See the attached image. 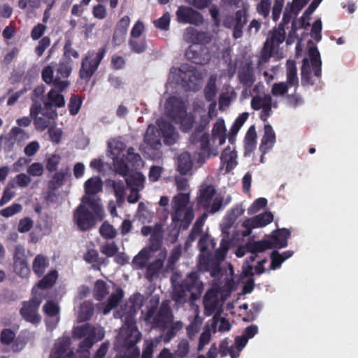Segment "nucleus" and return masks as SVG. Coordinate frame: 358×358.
I'll return each instance as SVG.
<instances>
[{
	"instance_id": "20",
	"label": "nucleus",
	"mask_w": 358,
	"mask_h": 358,
	"mask_svg": "<svg viewBox=\"0 0 358 358\" xmlns=\"http://www.w3.org/2000/svg\"><path fill=\"white\" fill-rule=\"evenodd\" d=\"M32 299L23 304L21 308V315L27 320L31 323H38L41 318L37 313L38 308L43 299L41 293H32Z\"/></svg>"
},
{
	"instance_id": "26",
	"label": "nucleus",
	"mask_w": 358,
	"mask_h": 358,
	"mask_svg": "<svg viewBox=\"0 0 358 358\" xmlns=\"http://www.w3.org/2000/svg\"><path fill=\"white\" fill-rule=\"evenodd\" d=\"M177 20L180 23L199 25L203 23L202 15L190 7L181 6L176 11Z\"/></svg>"
},
{
	"instance_id": "37",
	"label": "nucleus",
	"mask_w": 358,
	"mask_h": 358,
	"mask_svg": "<svg viewBox=\"0 0 358 358\" xmlns=\"http://www.w3.org/2000/svg\"><path fill=\"white\" fill-rule=\"evenodd\" d=\"M61 92L58 88H52L48 94V97L43 101V103L46 108L50 106H55L56 107H63L65 104V100L60 94Z\"/></svg>"
},
{
	"instance_id": "59",
	"label": "nucleus",
	"mask_w": 358,
	"mask_h": 358,
	"mask_svg": "<svg viewBox=\"0 0 358 358\" xmlns=\"http://www.w3.org/2000/svg\"><path fill=\"white\" fill-rule=\"evenodd\" d=\"M248 116L249 114L248 113H243L236 118L231 128V136L229 137V141H232V136L236 135L241 127L248 118Z\"/></svg>"
},
{
	"instance_id": "6",
	"label": "nucleus",
	"mask_w": 358,
	"mask_h": 358,
	"mask_svg": "<svg viewBox=\"0 0 358 358\" xmlns=\"http://www.w3.org/2000/svg\"><path fill=\"white\" fill-rule=\"evenodd\" d=\"M226 127L222 119H218L212 129V147H210L208 135L203 131L193 134L191 141L193 143H199L202 155L216 156L218 154L217 148L226 141Z\"/></svg>"
},
{
	"instance_id": "46",
	"label": "nucleus",
	"mask_w": 358,
	"mask_h": 358,
	"mask_svg": "<svg viewBox=\"0 0 358 358\" xmlns=\"http://www.w3.org/2000/svg\"><path fill=\"white\" fill-rule=\"evenodd\" d=\"M236 348V344L229 345V341L225 338L220 344V352L222 356L229 355L231 358H238L240 352Z\"/></svg>"
},
{
	"instance_id": "36",
	"label": "nucleus",
	"mask_w": 358,
	"mask_h": 358,
	"mask_svg": "<svg viewBox=\"0 0 358 358\" xmlns=\"http://www.w3.org/2000/svg\"><path fill=\"white\" fill-rule=\"evenodd\" d=\"M257 333L258 327L257 325L252 324L246 327L243 335L235 338L236 349H238V351H242L247 345L248 340L252 338Z\"/></svg>"
},
{
	"instance_id": "14",
	"label": "nucleus",
	"mask_w": 358,
	"mask_h": 358,
	"mask_svg": "<svg viewBox=\"0 0 358 358\" xmlns=\"http://www.w3.org/2000/svg\"><path fill=\"white\" fill-rule=\"evenodd\" d=\"M110 289H112V292L108 301L100 303L98 306V308L102 310L103 315H107L119 303L124 296V292L111 282L106 283L101 280H97L94 285V296L99 301L102 300L109 294Z\"/></svg>"
},
{
	"instance_id": "40",
	"label": "nucleus",
	"mask_w": 358,
	"mask_h": 358,
	"mask_svg": "<svg viewBox=\"0 0 358 358\" xmlns=\"http://www.w3.org/2000/svg\"><path fill=\"white\" fill-rule=\"evenodd\" d=\"M308 0H293L291 4H288L283 14V23H288L292 15H297L299 11L304 7Z\"/></svg>"
},
{
	"instance_id": "22",
	"label": "nucleus",
	"mask_w": 358,
	"mask_h": 358,
	"mask_svg": "<svg viewBox=\"0 0 358 358\" xmlns=\"http://www.w3.org/2000/svg\"><path fill=\"white\" fill-rule=\"evenodd\" d=\"M145 179V176L139 172H132L125 176V181L131 190L128 202L134 203L139 200L138 192L144 187Z\"/></svg>"
},
{
	"instance_id": "2",
	"label": "nucleus",
	"mask_w": 358,
	"mask_h": 358,
	"mask_svg": "<svg viewBox=\"0 0 358 358\" xmlns=\"http://www.w3.org/2000/svg\"><path fill=\"white\" fill-rule=\"evenodd\" d=\"M144 301V296L136 293L129 298L120 311L114 314L115 317L124 320L116 337L115 348L118 350L116 358H139L140 352L136 345L141 341V334L136 326L134 316Z\"/></svg>"
},
{
	"instance_id": "52",
	"label": "nucleus",
	"mask_w": 358,
	"mask_h": 358,
	"mask_svg": "<svg viewBox=\"0 0 358 358\" xmlns=\"http://www.w3.org/2000/svg\"><path fill=\"white\" fill-rule=\"evenodd\" d=\"M31 179L29 176L25 173H19L8 182V185L11 187L17 186L21 188L27 187L31 182Z\"/></svg>"
},
{
	"instance_id": "1",
	"label": "nucleus",
	"mask_w": 358,
	"mask_h": 358,
	"mask_svg": "<svg viewBox=\"0 0 358 358\" xmlns=\"http://www.w3.org/2000/svg\"><path fill=\"white\" fill-rule=\"evenodd\" d=\"M163 116L157 121L158 128L150 125L144 136V143L148 148L157 150L161 146V136L167 145L176 143L179 135L176 128L165 118H169L180 124L183 131H188L192 127L194 118L186 111V104L181 99L173 96L168 98L162 107Z\"/></svg>"
},
{
	"instance_id": "23",
	"label": "nucleus",
	"mask_w": 358,
	"mask_h": 358,
	"mask_svg": "<svg viewBox=\"0 0 358 358\" xmlns=\"http://www.w3.org/2000/svg\"><path fill=\"white\" fill-rule=\"evenodd\" d=\"M222 301L217 288L213 287L208 290L203 299L205 314L210 316L218 312L222 307Z\"/></svg>"
},
{
	"instance_id": "47",
	"label": "nucleus",
	"mask_w": 358,
	"mask_h": 358,
	"mask_svg": "<svg viewBox=\"0 0 358 358\" xmlns=\"http://www.w3.org/2000/svg\"><path fill=\"white\" fill-rule=\"evenodd\" d=\"M49 262L46 257L38 255L33 262V271L38 276L43 274L45 268L48 266Z\"/></svg>"
},
{
	"instance_id": "64",
	"label": "nucleus",
	"mask_w": 358,
	"mask_h": 358,
	"mask_svg": "<svg viewBox=\"0 0 358 358\" xmlns=\"http://www.w3.org/2000/svg\"><path fill=\"white\" fill-rule=\"evenodd\" d=\"M289 87L284 82L275 83L271 88V94L274 96H282L287 92Z\"/></svg>"
},
{
	"instance_id": "45",
	"label": "nucleus",
	"mask_w": 358,
	"mask_h": 358,
	"mask_svg": "<svg viewBox=\"0 0 358 358\" xmlns=\"http://www.w3.org/2000/svg\"><path fill=\"white\" fill-rule=\"evenodd\" d=\"M162 338V337H157L154 339H145L143 345L141 358H152L154 349L160 343Z\"/></svg>"
},
{
	"instance_id": "31",
	"label": "nucleus",
	"mask_w": 358,
	"mask_h": 358,
	"mask_svg": "<svg viewBox=\"0 0 358 358\" xmlns=\"http://www.w3.org/2000/svg\"><path fill=\"white\" fill-rule=\"evenodd\" d=\"M43 310L49 317L46 320V324L49 329H53L59 321V307L57 303L49 301L43 306Z\"/></svg>"
},
{
	"instance_id": "34",
	"label": "nucleus",
	"mask_w": 358,
	"mask_h": 358,
	"mask_svg": "<svg viewBox=\"0 0 358 358\" xmlns=\"http://www.w3.org/2000/svg\"><path fill=\"white\" fill-rule=\"evenodd\" d=\"M275 142V134L269 124H266L264 129V135L262 138L261 145L259 147L260 150L263 154L271 150Z\"/></svg>"
},
{
	"instance_id": "63",
	"label": "nucleus",
	"mask_w": 358,
	"mask_h": 358,
	"mask_svg": "<svg viewBox=\"0 0 358 358\" xmlns=\"http://www.w3.org/2000/svg\"><path fill=\"white\" fill-rule=\"evenodd\" d=\"M211 337V329L208 326L205 327L204 331L201 333L199 337L198 345V350L201 351L204 347L209 343Z\"/></svg>"
},
{
	"instance_id": "24",
	"label": "nucleus",
	"mask_w": 358,
	"mask_h": 358,
	"mask_svg": "<svg viewBox=\"0 0 358 358\" xmlns=\"http://www.w3.org/2000/svg\"><path fill=\"white\" fill-rule=\"evenodd\" d=\"M251 106L255 110H262L261 119L266 121L271 114L272 108L277 107V102L273 101L270 94L254 96L251 101Z\"/></svg>"
},
{
	"instance_id": "51",
	"label": "nucleus",
	"mask_w": 358,
	"mask_h": 358,
	"mask_svg": "<svg viewBox=\"0 0 358 358\" xmlns=\"http://www.w3.org/2000/svg\"><path fill=\"white\" fill-rule=\"evenodd\" d=\"M206 218L207 215L204 213L196 220L192 229L191 234L189 236L187 243L193 242L196 236L201 232L202 227Z\"/></svg>"
},
{
	"instance_id": "58",
	"label": "nucleus",
	"mask_w": 358,
	"mask_h": 358,
	"mask_svg": "<svg viewBox=\"0 0 358 358\" xmlns=\"http://www.w3.org/2000/svg\"><path fill=\"white\" fill-rule=\"evenodd\" d=\"M202 323V319L199 317V308H195V317L194 321L188 326L187 332L189 336H194L199 329Z\"/></svg>"
},
{
	"instance_id": "42",
	"label": "nucleus",
	"mask_w": 358,
	"mask_h": 358,
	"mask_svg": "<svg viewBox=\"0 0 358 358\" xmlns=\"http://www.w3.org/2000/svg\"><path fill=\"white\" fill-rule=\"evenodd\" d=\"M286 76L287 81L285 83H287L289 87H293L294 90H296L299 85V78L295 62L291 60L287 61Z\"/></svg>"
},
{
	"instance_id": "56",
	"label": "nucleus",
	"mask_w": 358,
	"mask_h": 358,
	"mask_svg": "<svg viewBox=\"0 0 358 358\" xmlns=\"http://www.w3.org/2000/svg\"><path fill=\"white\" fill-rule=\"evenodd\" d=\"M273 54H278V50L271 48L270 45H267L265 43L259 59V66H262L266 63Z\"/></svg>"
},
{
	"instance_id": "11",
	"label": "nucleus",
	"mask_w": 358,
	"mask_h": 358,
	"mask_svg": "<svg viewBox=\"0 0 358 358\" xmlns=\"http://www.w3.org/2000/svg\"><path fill=\"white\" fill-rule=\"evenodd\" d=\"M71 70L72 64L69 61L62 62L59 66L55 62H51L43 68L41 76L45 83L52 84L55 88L63 91L69 85L66 78L71 74Z\"/></svg>"
},
{
	"instance_id": "15",
	"label": "nucleus",
	"mask_w": 358,
	"mask_h": 358,
	"mask_svg": "<svg viewBox=\"0 0 358 358\" xmlns=\"http://www.w3.org/2000/svg\"><path fill=\"white\" fill-rule=\"evenodd\" d=\"M208 238L207 236H201L199 239L198 246L200 250L203 252L199 257V266L201 269L210 271V275L213 277H216L219 275L220 268L219 264L224 260L227 251L230 246L229 238H223L222 239L220 248L215 252V262H208L207 259L204 257V251L207 248Z\"/></svg>"
},
{
	"instance_id": "13",
	"label": "nucleus",
	"mask_w": 358,
	"mask_h": 358,
	"mask_svg": "<svg viewBox=\"0 0 358 358\" xmlns=\"http://www.w3.org/2000/svg\"><path fill=\"white\" fill-rule=\"evenodd\" d=\"M105 331L100 326L88 323L75 327L72 331L73 338L83 339L78 348L79 353H88L94 343L103 338Z\"/></svg>"
},
{
	"instance_id": "39",
	"label": "nucleus",
	"mask_w": 358,
	"mask_h": 358,
	"mask_svg": "<svg viewBox=\"0 0 358 358\" xmlns=\"http://www.w3.org/2000/svg\"><path fill=\"white\" fill-rule=\"evenodd\" d=\"M271 248H272V244L268 237H266L262 241H256L249 246L250 255L248 259H249L250 262H254L257 257V253L263 252Z\"/></svg>"
},
{
	"instance_id": "3",
	"label": "nucleus",
	"mask_w": 358,
	"mask_h": 358,
	"mask_svg": "<svg viewBox=\"0 0 358 358\" xmlns=\"http://www.w3.org/2000/svg\"><path fill=\"white\" fill-rule=\"evenodd\" d=\"M181 277V273L175 272L171 278V298L178 306H182L187 302L193 304L201 296L204 284L195 271L188 273L182 281Z\"/></svg>"
},
{
	"instance_id": "4",
	"label": "nucleus",
	"mask_w": 358,
	"mask_h": 358,
	"mask_svg": "<svg viewBox=\"0 0 358 358\" xmlns=\"http://www.w3.org/2000/svg\"><path fill=\"white\" fill-rule=\"evenodd\" d=\"M151 247L142 249L133 259V265L136 268H146L145 277L149 280L159 277L162 273L164 262L166 259V251L160 250L157 252Z\"/></svg>"
},
{
	"instance_id": "48",
	"label": "nucleus",
	"mask_w": 358,
	"mask_h": 358,
	"mask_svg": "<svg viewBox=\"0 0 358 358\" xmlns=\"http://www.w3.org/2000/svg\"><path fill=\"white\" fill-rule=\"evenodd\" d=\"M248 259H246L245 264L243 266V273L245 275L261 274L265 272L264 265L267 262L266 259H263L259 261L258 264L255 267V268L249 264Z\"/></svg>"
},
{
	"instance_id": "30",
	"label": "nucleus",
	"mask_w": 358,
	"mask_h": 358,
	"mask_svg": "<svg viewBox=\"0 0 358 358\" xmlns=\"http://www.w3.org/2000/svg\"><path fill=\"white\" fill-rule=\"evenodd\" d=\"M236 157L237 154L234 148L231 147L226 148L220 157V170L224 171V173H229L237 165Z\"/></svg>"
},
{
	"instance_id": "38",
	"label": "nucleus",
	"mask_w": 358,
	"mask_h": 358,
	"mask_svg": "<svg viewBox=\"0 0 358 358\" xmlns=\"http://www.w3.org/2000/svg\"><path fill=\"white\" fill-rule=\"evenodd\" d=\"M238 78L242 84L247 87L252 85L255 80L254 69L251 64L246 62L239 70Z\"/></svg>"
},
{
	"instance_id": "53",
	"label": "nucleus",
	"mask_w": 358,
	"mask_h": 358,
	"mask_svg": "<svg viewBox=\"0 0 358 358\" xmlns=\"http://www.w3.org/2000/svg\"><path fill=\"white\" fill-rule=\"evenodd\" d=\"M129 45L132 52L140 54L146 48V41L144 38H130Z\"/></svg>"
},
{
	"instance_id": "41",
	"label": "nucleus",
	"mask_w": 358,
	"mask_h": 358,
	"mask_svg": "<svg viewBox=\"0 0 358 358\" xmlns=\"http://www.w3.org/2000/svg\"><path fill=\"white\" fill-rule=\"evenodd\" d=\"M192 164V157L187 152L181 153L177 158V170L182 175L188 174Z\"/></svg>"
},
{
	"instance_id": "9",
	"label": "nucleus",
	"mask_w": 358,
	"mask_h": 358,
	"mask_svg": "<svg viewBox=\"0 0 358 358\" xmlns=\"http://www.w3.org/2000/svg\"><path fill=\"white\" fill-rule=\"evenodd\" d=\"M105 217L102 204L81 203L74 210L73 215V222L81 231H87L92 229L98 221H101Z\"/></svg>"
},
{
	"instance_id": "35",
	"label": "nucleus",
	"mask_w": 358,
	"mask_h": 358,
	"mask_svg": "<svg viewBox=\"0 0 358 358\" xmlns=\"http://www.w3.org/2000/svg\"><path fill=\"white\" fill-rule=\"evenodd\" d=\"M290 236V232L286 229H282L273 231L272 235L267 236L270 240L272 247L283 248L287 245V239Z\"/></svg>"
},
{
	"instance_id": "29",
	"label": "nucleus",
	"mask_w": 358,
	"mask_h": 358,
	"mask_svg": "<svg viewBox=\"0 0 358 358\" xmlns=\"http://www.w3.org/2000/svg\"><path fill=\"white\" fill-rule=\"evenodd\" d=\"M14 269L15 273L22 278H26L30 273L24 257V249L21 245H17L14 251Z\"/></svg>"
},
{
	"instance_id": "5",
	"label": "nucleus",
	"mask_w": 358,
	"mask_h": 358,
	"mask_svg": "<svg viewBox=\"0 0 358 358\" xmlns=\"http://www.w3.org/2000/svg\"><path fill=\"white\" fill-rule=\"evenodd\" d=\"M172 314L169 303L164 301L162 303L158 311L155 308H150L145 315V321L152 326L166 328L169 325L171 329L168 331L163 338L164 343H168L175 336L176 332L182 329V323L180 321L172 322Z\"/></svg>"
},
{
	"instance_id": "55",
	"label": "nucleus",
	"mask_w": 358,
	"mask_h": 358,
	"mask_svg": "<svg viewBox=\"0 0 358 358\" xmlns=\"http://www.w3.org/2000/svg\"><path fill=\"white\" fill-rule=\"evenodd\" d=\"M210 101L211 103L208 108V115L205 114V110L203 109H201L200 111H197V113H199V115H201L200 127H206L208 124L212 116L214 115V112L216 107V101L215 100Z\"/></svg>"
},
{
	"instance_id": "43",
	"label": "nucleus",
	"mask_w": 358,
	"mask_h": 358,
	"mask_svg": "<svg viewBox=\"0 0 358 358\" xmlns=\"http://www.w3.org/2000/svg\"><path fill=\"white\" fill-rule=\"evenodd\" d=\"M257 134L255 126H251L245 136V152L246 155L250 154L257 146Z\"/></svg>"
},
{
	"instance_id": "61",
	"label": "nucleus",
	"mask_w": 358,
	"mask_h": 358,
	"mask_svg": "<svg viewBox=\"0 0 358 358\" xmlns=\"http://www.w3.org/2000/svg\"><path fill=\"white\" fill-rule=\"evenodd\" d=\"M99 232L106 238H113L117 235V230L108 222L102 224L99 229Z\"/></svg>"
},
{
	"instance_id": "50",
	"label": "nucleus",
	"mask_w": 358,
	"mask_h": 358,
	"mask_svg": "<svg viewBox=\"0 0 358 358\" xmlns=\"http://www.w3.org/2000/svg\"><path fill=\"white\" fill-rule=\"evenodd\" d=\"M216 81V76H211L208 80L206 87H205V97L209 101L215 100V97L217 94V88L215 85Z\"/></svg>"
},
{
	"instance_id": "32",
	"label": "nucleus",
	"mask_w": 358,
	"mask_h": 358,
	"mask_svg": "<svg viewBox=\"0 0 358 358\" xmlns=\"http://www.w3.org/2000/svg\"><path fill=\"white\" fill-rule=\"evenodd\" d=\"M57 278V272L55 270L50 271L32 289V293H41L43 298L45 295V289L53 285Z\"/></svg>"
},
{
	"instance_id": "60",
	"label": "nucleus",
	"mask_w": 358,
	"mask_h": 358,
	"mask_svg": "<svg viewBox=\"0 0 358 358\" xmlns=\"http://www.w3.org/2000/svg\"><path fill=\"white\" fill-rule=\"evenodd\" d=\"M66 176V171H59L55 173L49 182V187L52 189H56L63 185V181Z\"/></svg>"
},
{
	"instance_id": "16",
	"label": "nucleus",
	"mask_w": 358,
	"mask_h": 358,
	"mask_svg": "<svg viewBox=\"0 0 358 358\" xmlns=\"http://www.w3.org/2000/svg\"><path fill=\"white\" fill-rule=\"evenodd\" d=\"M228 1L229 3L236 7L243 8L242 10L236 13L234 17H227L223 21V24L227 28H233V36L235 39L240 38L242 36V29L246 23V5L243 0H222Z\"/></svg>"
},
{
	"instance_id": "27",
	"label": "nucleus",
	"mask_w": 358,
	"mask_h": 358,
	"mask_svg": "<svg viewBox=\"0 0 358 358\" xmlns=\"http://www.w3.org/2000/svg\"><path fill=\"white\" fill-rule=\"evenodd\" d=\"M71 338L63 336L57 339L52 349L50 358H73V353L70 348Z\"/></svg>"
},
{
	"instance_id": "10",
	"label": "nucleus",
	"mask_w": 358,
	"mask_h": 358,
	"mask_svg": "<svg viewBox=\"0 0 358 358\" xmlns=\"http://www.w3.org/2000/svg\"><path fill=\"white\" fill-rule=\"evenodd\" d=\"M171 210L173 222L180 229H186L194 217L189 204V194L181 192L175 195L171 201Z\"/></svg>"
},
{
	"instance_id": "7",
	"label": "nucleus",
	"mask_w": 358,
	"mask_h": 358,
	"mask_svg": "<svg viewBox=\"0 0 358 358\" xmlns=\"http://www.w3.org/2000/svg\"><path fill=\"white\" fill-rule=\"evenodd\" d=\"M110 157L113 161L115 171L120 175L127 176L128 166L125 163L124 158L127 155V160L135 169L143 166V162L141 156L135 153L134 149L130 148L125 150L124 144L119 141H113L109 143Z\"/></svg>"
},
{
	"instance_id": "25",
	"label": "nucleus",
	"mask_w": 358,
	"mask_h": 358,
	"mask_svg": "<svg viewBox=\"0 0 358 358\" xmlns=\"http://www.w3.org/2000/svg\"><path fill=\"white\" fill-rule=\"evenodd\" d=\"M41 111V103H34L30 109V116L34 119L36 129L39 131L45 130L49 125V120L53 119L57 116L55 110H51L47 114L43 113L42 116H38Z\"/></svg>"
},
{
	"instance_id": "17",
	"label": "nucleus",
	"mask_w": 358,
	"mask_h": 358,
	"mask_svg": "<svg viewBox=\"0 0 358 358\" xmlns=\"http://www.w3.org/2000/svg\"><path fill=\"white\" fill-rule=\"evenodd\" d=\"M199 192V203L208 208L210 213H216L223 206L222 198L220 194L216 193L213 186L202 185Z\"/></svg>"
},
{
	"instance_id": "28",
	"label": "nucleus",
	"mask_w": 358,
	"mask_h": 358,
	"mask_svg": "<svg viewBox=\"0 0 358 358\" xmlns=\"http://www.w3.org/2000/svg\"><path fill=\"white\" fill-rule=\"evenodd\" d=\"M186 57L197 64H205L210 59L208 50L199 43H193L185 52Z\"/></svg>"
},
{
	"instance_id": "44",
	"label": "nucleus",
	"mask_w": 358,
	"mask_h": 358,
	"mask_svg": "<svg viewBox=\"0 0 358 358\" xmlns=\"http://www.w3.org/2000/svg\"><path fill=\"white\" fill-rule=\"evenodd\" d=\"M94 308L90 301L83 302L76 310L77 317L80 322L88 320L93 315Z\"/></svg>"
},
{
	"instance_id": "21",
	"label": "nucleus",
	"mask_w": 358,
	"mask_h": 358,
	"mask_svg": "<svg viewBox=\"0 0 358 358\" xmlns=\"http://www.w3.org/2000/svg\"><path fill=\"white\" fill-rule=\"evenodd\" d=\"M103 184L99 177H92L85 181L84 185L85 195L82 197V202L84 203H92L93 202L96 204H101V199L95 194H98L102 190Z\"/></svg>"
},
{
	"instance_id": "18",
	"label": "nucleus",
	"mask_w": 358,
	"mask_h": 358,
	"mask_svg": "<svg viewBox=\"0 0 358 358\" xmlns=\"http://www.w3.org/2000/svg\"><path fill=\"white\" fill-rule=\"evenodd\" d=\"M104 55L105 50L103 49H99L97 52H89L83 59L80 77L82 79L89 80L97 69Z\"/></svg>"
},
{
	"instance_id": "12",
	"label": "nucleus",
	"mask_w": 358,
	"mask_h": 358,
	"mask_svg": "<svg viewBox=\"0 0 358 358\" xmlns=\"http://www.w3.org/2000/svg\"><path fill=\"white\" fill-rule=\"evenodd\" d=\"M322 62L317 47L310 41L308 42V53L303 59L301 67L302 85H313L315 78L321 75Z\"/></svg>"
},
{
	"instance_id": "57",
	"label": "nucleus",
	"mask_w": 358,
	"mask_h": 358,
	"mask_svg": "<svg viewBox=\"0 0 358 358\" xmlns=\"http://www.w3.org/2000/svg\"><path fill=\"white\" fill-rule=\"evenodd\" d=\"M112 186L117 198V202L120 205L124 201V199L125 188L124 182L122 181L113 180Z\"/></svg>"
},
{
	"instance_id": "49",
	"label": "nucleus",
	"mask_w": 358,
	"mask_h": 358,
	"mask_svg": "<svg viewBox=\"0 0 358 358\" xmlns=\"http://www.w3.org/2000/svg\"><path fill=\"white\" fill-rule=\"evenodd\" d=\"M29 137V134L23 129L19 127H13L9 133V141H10V146H12L15 142H22L24 140L28 139Z\"/></svg>"
},
{
	"instance_id": "19",
	"label": "nucleus",
	"mask_w": 358,
	"mask_h": 358,
	"mask_svg": "<svg viewBox=\"0 0 358 358\" xmlns=\"http://www.w3.org/2000/svg\"><path fill=\"white\" fill-rule=\"evenodd\" d=\"M273 220V214L268 211L247 219L242 223L244 229L241 232L243 237L249 236L252 230L256 228L264 227L270 224Z\"/></svg>"
},
{
	"instance_id": "33",
	"label": "nucleus",
	"mask_w": 358,
	"mask_h": 358,
	"mask_svg": "<svg viewBox=\"0 0 358 358\" xmlns=\"http://www.w3.org/2000/svg\"><path fill=\"white\" fill-rule=\"evenodd\" d=\"M285 39V31L282 24H280L278 28L274 29L270 32L269 36L266 41L267 45L271 46L276 50H278V46L282 43Z\"/></svg>"
},
{
	"instance_id": "54",
	"label": "nucleus",
	"mask_w": 358,
	"mask_h": 358,
	"mask_svg": "<svg viewBox=\"0 0 358 358\" xmlns=\"http://www.w3.org/2000/svg\"><path fill=\"white\" fill-rule=\"evenodd\" d=\"M220 332L228 331L231 329V324L228 320L222 317L218 318L216 316L213 317L212 329L213 332L216 331V329Z\"/></svg>"
},
{
	"instance_id": "8",
	"label": "nucleus",
	"mask_w": 358,
	"mask_h": 358,
	"mask_svg": "<svg viewBox=\"0 0 358 358\" xmlns=\"http://www.w3.org/2000/svg\"><path fill=\"white\" fill-rule=\"evenodd\" d=\"M203 79V75L193 66L182 64L179 69H172L168 78L167 89L174 85H181L186 90H198Z\"/></svg>"
},
{
	"instance_id": "62",
	"label": "nucleus",
	"mask_w": 358,
	"mask_h": 358,
	"mask_svg": "<svg viewBox=\"0 0 358 358\" xmlns=\"http://www.w3.org/2000/svg\"><path fill=\"white\" fill-rule=\"evenodd\" d=\"M22 209V206L20 203H13L0 210V215L4 217H10L18 213Z\"/></svg>"
}]
</instances>
